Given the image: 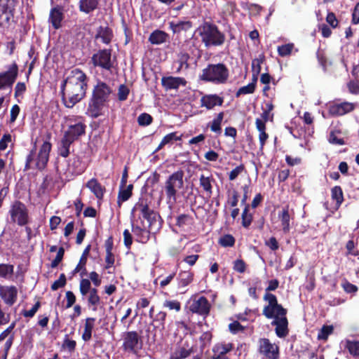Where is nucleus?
<instances>
[{"label": "nucleus", "mask_w": 359, "mask_h": 359, "mask_svg": "<svg viewBox=\"0 0 359 359\" xmlns=\"http://www.w3.org/2000/svg\"><path fill=\"white\" fill-rule=\"evenodd\" d=\"M158 181V175L156 174L147 180L146 184L142 188L140 197L136 203V210H139V218L136 219V224L145 226V227L151 229L154 231H157L161 229L162 219L152 207L154 198L151 194L147 192V187L149 183L154 184Z\"/></svg>", "instance_id": "f257e3e1"}, {"label": "nucleus", "mask_w": 359, "mask_h": 359, "mask_svg": "<svg viewBox=\"0 0 359 359\" xmlns=\"http://www.w3.org/2000/svg\"><path fill=\"white\" fill-rule=\"evenodd\" d=\"M87 76L81 70L74 69L61 85L62 99L65 107L72 108L86 95Z\"/></svg>", "instance_id": "f03ea898"}, {"label": "nucleus", "mask_w": 359, "mask_h": 359, "mask_svg": "<svg viewBox=\"0 0 359 359\" xmlns=\"http://www.w3.org/2000/svg\"><path fill=\"white\" fill-rule=\"evenodd\" d=\"M263 299L268 302L262 310V314L267 319H273L271 325L275 326L278 337L285 338L289 334L287 310L278 302L277 297L272 293L264 294Z\"/></svg>", "instance_id": "7ed1b4c3"}, {"label": "nucleus", "mask_w": 359, "mask_h": 359, "mask_svg": "<svg viewBox=\"0 0 359 359\" xmlns=\"http://www.w3.org/2000/svg\"><path fill=\"white\" fill-rule=\"evenodd\" d=\"M114 90L109 85L99 81L95 86L92 97L90 98L87 109V114L93 118H97L101 114L104 106L114 95Z\"/></svg>", "instance_id": "20e7f679"}, {"label": "nucleus", "mask_w": 359, "mask_h": 359, "mask_svg": "<svg viewBox=\"0 0 359 359\" xmlns=\"http://www.w3.org/2000/svg\"><path fill=\"white\" fill-rule=\"evenodd\" d=\"M205 47L221 46L226 39L225 34L213 22L203 21L196 30Z\"/></svg>", "instance_id": "39448f33"}, {"label": "nucleus", "mask_w": 359, "mask_h": 359, "mask_svg": "<svg viewBox=\"0 0 359 359\" xmlns=\"http://www.w3.org/2000/svg\"><path fill=\"white\" fill-rule=\"evenodd\" d=\"M229 71L224 63L208 64L203 69L199 79L206 83L224 84L228 81Z\"/></svg>", "instance_id": "423d86ee"}, {"label": "nucleus", "mask_w": 359, "mask_h": 359, "mask_svg": "<svg viewBox=\"0 0 359 359\" xmlns=\"http://www.w3.org/2000/svg\"><path fill=\"white\" fill-rule=\"evenodd\" d=\"M50 150L51 144L47 141L42 144L39 151H36V148L31 150L26 158L25 170H43L48 163Z\"/></svg>", "instance_id": "0eeeda50"}, {"label": "nucleus", "mask_w": 359, "mask_h": 359, "mask_svg": "<svg viewBox=\"0 0 359 359\" xmlns=\"http://www.w3.org/2000/svg\"><path fill=\"white\" fill-rule=\"evenodd\" d=\"M184 173L182 170H178L168 176L161 189V194H164L168 203H175L179 191L184 187Z\"/></svg>", "instance_id": "6e6552de"}, {"label": "nucleus", "mask_w": 359, "mask_h": 359, "mask_svg": "<svg viewBox=\"0 0 359 359\" xmlns=\"http://www.w3.org/2000/svg\"><path fill=\"white\" fill-rule=\"evenodd\" d=\"M11 222L17 224L20 226L27 225L29 222V210L25 203L20 201H15L10 206L8 210Z\"/></svg>", "instance_id": "1a4fd4ad"}, {"label": "nucleus", "mask_w": 359, "mask_h": 359, "mask_svg": "<svg viewBox=\"0 0 359 359\" xmlns=\"http://www.w3.org/2000/svg\"><path fill=\"white\" fill-rule=\"evenodd\" d=\"M17 0H0V26L6 27L13 20Z\"/></svg>", "instance_id": "9d476101"}, {"label": "nucleus", "mask_w": 359, "mask_h": 359, "mask_svg": "<svg viewBox=\"0 0 359 359\" xmlns=\"http://www.w3.org/2000/svg\"><path fill=\"white\" fill-rule=\"evenodd\" d=\"M258 352L266 359H279L280 348L276 344L271 343L268 338L258 340Z\"/></svg>", "instance_id": "9b49d317"}, {"label": "nucleus", "mask_w": 359, "mask_h": 359, "mask_svg": "<svg viewBox=\"0 0 359 359\" xmlns=\"http://www.w3.org/2000/svg\"><path fill=\"white\" fill-rule=\"evenodd\" d=\"M357 107V103L343 102L334 103L330 105L328 112L332 116H342L353 111Z\"/></svg>", "instance_id": "f8f14e48"}, {"label": "nucleus", "mask_w": 359, "mask_h": 359, "mask_svg": "<svg viewBox=\"0 0 359 359\" xmlns=\"http://www.w3.org/2000/svg\"><path fill=\"white\" fill-rule=\"evenodd\" d=\"M18 67L16 63L9 66L8 70L0 73V90L7 87L11 88L18 76Z\"/></svg>", "instance_id": "ddd939ff"}, {"label": "nucleus", "mask_w": 359, "mask_h": 359, "mask_svg": "<svg viewBox=\"0 0 359 359\" xmlns=\"http://www.w3.org/2000/svg\"><path fill=\"white\" fill-rule=\"evenodd\" d=\"M86 127L81 118H78L74 123L72 121L70 122L68 129L65 131L64 135L74 142L85 133Z\"/></svg>", "instance_id": "4468645a"}, {"label": "nucleus", "mask_w": 359, "mask_h": 359, "mask_svg": "<svg viewBox=\"0 0 359 359\" xmlns=\"http://www.w3.org/2000/svg\"><path fill=\"white\" fill-rule=\"evenodd\" d=\"M111 57L109 50H102L93 55L92 61L95 66H99L109 70L113 65Z\"/></svg>", "instance_id": "2eb2a0df"}, {"label": "nucleus", "mask_w": 359, "mask_h": 359, "mask_svg": "<svg viewBox=\"0 0 359 359\" xmlns=\"http://www.w3.org/2000/svg\"><path fill=\"white\" fill-rule=\"evenodd\" d=\"M189 310L192 313L207 316L210 313V304L208 299L205 297L202 296L192 302L189 306Z\"/></svg>", "instance_id": "dca6fc26"}, {"label": "nucleus", "mask_w": 359, "mask_h": 359, "mask_svg": "<svg viewBox=\"0 0 359 359\" xmlns=\"http://www.w3.org/2000/svg\"><path fill=\"white\" fill-rule=\"evenodd\" d=\"M161 84L165 90H177L180 86H185L187 81L182 77L164 76L161 79Z\"/></svg>", "instance_id": "f3484780"}, {"label": "nucleus", "mask_w": 359, "mask_h": 359, "mask_svg": "<svg viewBox=\"0 0 359 359\" xmlns=\"http://www.w3.org/2000/svg\"><path fill=\"white\" fill-rule=\"evenodd\" d=\"M233 348L231 343H218L212 348V359H229L226 355Z\"/></svg>", "instance_id": "a211bd4d"}, {"label": "nucleus", "mask_w": 359, "mask_h": 359, "mask_svg": "<svg viewBox=\"0 0 359 359\" xmlns=\"http://www.w3.org/2000/svg\"><path fill=\"white\" fill-rule=\"evenodd\" d=\"M224 102V98L217 94L205 95L201 99V107H205L210 110L215 106H222Z\"/></svg>", "instance_id": "6ab92c4d"}, {"label": "nucleus", "mask_w": 359, "mask_h": 359, "mask_svg": "<svg viewBox=\"0 0 359 359\" xmlns=\"http://www.w3.org/2000/svg\"><path fill=\"white\" fill-rule=\"evenodd\" d=\"M17 294L18 291L15 286L0 287V297L9 306H12L15 302Z\"/></svg>", "instance_id": "aec40b11"}, {"label": "nucleus", "mask_w": 359, "mask_h": 359, "mask_svg": "<svg viewBox=\"0 0 359 359\" xmlns=\"http://www.w3.org/2000/svg\"><path fill=\"white\" fill-rule=\"evenodd\" d=\"M63 18L64 14L62 12V9L60 7L56 6L50 10L48 18V22L51 23L52 26L55 29H57L61 27L62 21Z\"/></svg>", "instance_id": "412c9836"}, {"label": "nucleus", "mask_w": 359, "mask_h": 359, "mask_svg": "<svg viewBox=\"0 0 359 359\" xmlns=\"http://www.w3.org/2000/svg\"><path fill=\"white\" fill-rule=\"evenodd\" d=\"M170 36L168 33L160 29L153 31L149 37V41L152 45H161L169 41Z\"/></svg>", "instance_id": "4be33fe9"}, {"label": "nucleus", "mask_w": 359, "mask_h": 359, "mask_svg": "<svg viewBox=\"0 0 359 359\" xmlns=\"http://www.w3.org/2000/svg\"><path fill=\"white\" fill-rule=\"evenodd\" d=\"M98 199L102 198L105 189L95 178H92L86 184Z\"/></svg>", "instance_id": "5701e85b"}, {"label": "nucleus", "mask_w": 359, "mask_h": 359, "mask_svg": "<svg viewBox=\"0 0 359 359\" xmlns=\"http://www.w3.org/2000/svg\"><path fill=\"white\" fill-rule=\"evenodd\" d=\"M278 219L281 222L282 230L285 233H289L290 230V215L288 207L284 208L282 211L278 212Z\"/></svg>", "instance_id": "b1692460"}, {"label": "nucleus", "mask_w": 359, "mask_h": 359, "mask_svg": "<svg viewBox=\"0 0 359 359\" xmlns=\"http://www.w3.org/2000/svg\"><path fill=\"white\" fill-rule=\"evenodd\" d=\"M155 233L151 229L136 224V242L145 243L149 238L150 233Z\"/></svg>", "instance_id": "393cba45"}, {"label": "nucleus", "mask_w": 359, "mask_h": 359, "mask_svg": "<svg viewBox=\"0 0 359 359\" xmlns=\"http://www.w3.org/2000/svg\"><path fill=\"white\" fill-rule=\"evenodd\" d=\"M194 349L193 346L189 347L188 344L185 347V344L182 346H180L171 355L170 359H184L194 353Z\"/></svg>", "instance_id": "a878e982"}, {"label": "nucleus", "mask_w": 359, "mask_h": 359, "mask_svg": "<svg viewBox=\"0 0 359 359\" xmlns=\"http://www.w3.org/2000/svg\"><path fill=\"white\" fill-rule=\"evenodd\" d=\"M100 0H80L79 11L88 14L96 10Z\"/></svg>", "instance_id": "bb28decb"}, {"label": "nucleus", "mask_w": 359, "mask_h": 359, "mask_svg": "<svg viewBox=\"0 0 359 359\" xmlns=\"http://www.w3.org/2000/svg\"><path fill=\"white\" fill-rule=\"evenodd\" d=\"M86 168L85 163L79 156L74 157L69 164V169H72V172L77 175L82 174Z\"/></svg>", "instance_id": "cd10ccee"}, {"label": "nucleus", "mask_w": 359, "mask_h": 359, "mask_svg": "<svg viewBox=\"0 0 359 359\" xmlns=\"http://www.w3.org/2000/svg\"><path fill=\"white\" fill-rule=\"evenodd\" d=\"M190 59V55L188 53L184 51H181L177 55V63L179 64V67H177L176 72L180 73L183 69H188L190 67L189 64V60Z\"/></svg>", "instance_id": "c85d7f7f"}, {"label": "nucleus", "mask_w": 359, "mask_h": 359, "mask_svg": "<svg viewBox=\"0 0 359 359\" xmlns=\"http://www.w3.org/2000/svg\"><path fill=\"white\" fill-rule=\"evenodd\" d=\"M95 318H87L84 325V330L82 334V339L88 341L92 337V332L94 328Z\"/></svg>", "instance_id": "c756f323"}, {"label": "nucleus", "mask_w": 359, "mask_h": 359, "mask_svg": "<svg viewBox=\"0 0 359 359\" xmlns=\"http://www.w3.org/2000/svg\"><path fill=\"white\" fill-rule=\"evenodd\" d=\"M113 34L111 29L107 27H100L97 31L96 38L100 39L104 43L108 44L111 39Z\"/></svg>", "instance_id": "7c9ffc66"}, {"label": "nucleus", "mask_w": 359, "mask_h": 359, "mask_svg": "<svg viewBox=\"0 0 359 359\" xmlns=\"http://www.w3.org/2000/svg\"><path fill=\"white\" fill-rule=\"evenodd\" d=\"M177 279L179 287H184L193 281L194 273L191 271H181Z\"/></svg>", "instance_id": "2f4dec72"}, {"label": "nucleus", "mask_w": 359, "mask_h": 359, "mask_svg": "<svg viewBox=\"0 0 359 359\" xmlns=\"http://www.w3.org/2000/svg\"><path fill=\"white\" fill-rule=\"evenodd\" d=\"M73 142L74 141L64 135L58 147L59 155L65 158L67 157L69 154V147Z\"/></svg>", "instance_id": "473e14b6"}, {"label": "nucleus", "mask_w": 359, "mask_h": 359, "mask_svg": "<svg viewBox=\"0 0 359 359\" xmlns=\"http://www.w3.org/2000/svg\"><path fill=\"white\" fill-rule=\"evenodd\" d=\"M344 348L354 358H359V341L346 339Z\"/></svg>", "instance_id": "72a5a7b5"}, {"label": "nucleus", "mask_w": 359, "mask_h": 359, "mask_svg": "<svg viewBox=\"0 0 359 359\" xmlns=\"http://www.w3.org/2000/svg\"><path fill=\"white\" fill-rule=\"evenodd\" d=\"M133 189V185L132 184L126 185V187H122L120 185V190L118 197V203L119 205H121V203L127 201L132 196Z\"/></svg>", "instance_id": "f704fd0d"}, {"label": "nucleus", "mask_w": 359, "mask_h": 359, "mask_svg": "<svg viewBox=\"0 0 359 359\" xmlns=\"http://www.w3.org/2000/svg\"><path fill=\"white\" fill-rule=\"evenodd\" d=\"M170 27L174 33H180L182 31H187L192 27V22L188 21H180L177 23L170 22Z\"/></svg>", "instance_id": "c9c22d12"}, {"label": "nucleus", "mask_w": 359, "mask_h": 359, "mask_svg": "<svg viewBox=\"0 0 359 359\" xmlns=\"http://www.w3.org/2000/svg\"><path fill=\"white\" fill-rule=\"evenodd\" d=\"M224 113L223 111L219 112L216 118H215L211 123H209L210 130L212 132L215 133L217 135L222 133V123L224 118Z\"/></svg>", "instance_id": "e433bc0d"}, {"label": "nucleus", "mask_w": 359, "mask_h": 359, "mask_svg": "<svg viewBox=\"0 0 359 359\" xmlns=\"http://www.w3.org/2000/svg\"><path fill=\"white\" fill-rule=\"evenodd\" d=\"M200 186L203 188V189L207 193L208 196L210 197L212 194V182L214 181V179L212 176L205 177L204 175H201L199 178Z\"/></svg>", "instance_id": "4c0bfd02"}, {"label": "nucleus", "mask_w": 359, "mask_h": 359, "mask_svg": "<svg viewBox=\"0 0 359 359\" xmlns=\"http://www.w3.org/2000/svg\"><path fill=\"white\" fill-rule=\"evenodd\" d=\"M124 349L129 352L134 353H135V332H128L125 341L123 344Z\"/></svg>", "instance_id": "58836bf2"}, {"label": "nucleus", "mask_w": 359, "mask_h": 359, "mask_svg": "<svg viewBox=\"0 0 359 359\" xmlns=\"http://www.w3.org/2000/svg\"><path fill=\"white\" fill-rule=\"evenodd\" d=\"M266 57L264 53H261L259 56L252 61V72L255 74H259L262 70V65L265 62Z\"/></svg>", "instance_id": "ea45409f"}, {"label": "nucleus", "mask_w": 359, "mask_h": 359, "mask_svg": "<svg viewBox=\"0 0 359 359\" xmlns=\"http://www.w3.org/2000/svg\"><path fill=\"white\" fill-rule=\"evenodd\" d=\"M332 198L336 201L337 207L339 208L344 201V194L340 186H335L331 190Z\"/></svg>", "instance_id": "a19ab883"}, {"label": "nucleus", "mask_w": 359, "mask_h": 359, "mask_svg": "<svg viewBox=\"0 0 359 359\" xmlns=\"http://www.w3.org/2000/svg\"><path fill=\"white\" fill-rule=\"evenodd\" d=\"M90 250V245H88L83 250L82 255L80 258L79 262L74 270V273H76L81 270H86L85 266L87 262V257L89 254Z\"/></svg>", "instance_id": "79ce46f5"}, {"label": "nucleus", "mask_w": 359, "mask_h": 359, "mask_svg": "<svg viewBox=\"0 0 359 359\" xmlns=\"http://www.w3.org/2000/svg\"><path fill=\"white\" fill-rule=\"evenodd\" d=\"M181 140V136H177V132L170 133L163 137L161 143L158 146L156 151L162 149L165 145L172 142L173 141H177Z\"/></svg>", "instance_id": "37998d69"}, {"label": "nucleus", "mask_w": 359, "mask_h": 359, "mask_svg": "<svg viewBox=\"0 0 359 359\" xmlns=\"http://www.w3.org/2000/svg\"><path fill=\"white\" fill-rule=\"evenodd\" d=\"M249 204L245 205L241 215L242 226L246 229L250 226L253 218L252 215L249 213Z\"/></svg>", "instance_id": "c03bdc74"}, {"label": "nucleus", "mask_w": 359, "mask_h": 359, "mask_svg": "<svg viewBox=\"0 0 359 359\" xmlns=\"http://www.w3.org/2000/svg\"><path fill=\"white\" fill-rule=\"evenodd\" d=\"M148 330L140 331V335L136 332V350L142 348L144 344H148L149 333Z\"/></svg>", "instance_id": "a18cd8bd"}, {"label": "nucleus", "mask_w": 359, "mask_h": 359, "mask_svg": "<svg viewBox=\"0 0 359 359\" xmlns=\"http://www.w3.org/2000/svg\"><path fill=\"white\" fill-rule=\"evenodd\" d=\"M88 297V303L89 304L93 306V310L96 311L97 309V306L100 303V298L97 294V290L95 288H93L90 290Z\"/></svg>", "instance_id": "49530a36"}, {"label": "nucleus", "mask_w": 359, "mask_h": 359, "mask_svg": "<svg viewBox=\"0 0 359 359\" xmlns=\"http://www.w3.org/2000/svg\"><path fill=\"white\" fill-rule=\"evenodd\" d=\"M294 48V44L293 43H288L278 46L277 51L279 56L287 57L291 55Z\"/></svg>", "instance_id": "de8ad7c7"}, {"label": "nucleus", "mask_w": 359, "mask_h": 359, "mask_svg": "<svg viewBox=\"0 0 359 359\" xmlns=\"http://www.w3.org/2000/svg\"><path fill=\"white\" fill-rule=\"evenodd\" d=\"M163 307L177 313L181 310L182 306L181 303L177 299H166L163 303Z\"/></svg>", "instance_id": "09e8293b"}, {"label": "nucleus", "mask_w": 359, "mask_h": 359, "mask_svg": "<svg viewBox=\"0 0 359 359\" xmlns=\"http://www.w3.org/2000/svg\"><path fill=\"white\" fill-rule=\"evenodd\" d=\"M334 331V327L332 325H324L318 333V339L319 340H327L329 335L332 334Z\"/></svg>", "instance_id": "8fccbe9b"}, {"label": "nucleus", "mask_w": 359, "mask_h": 359, "mask_svg": "<svg viewBox=\"0 0 359 359\" xmlns=\"http://www.w3.org/2000/svg\"><path fill=\"white\" fill-rule=\"evenodd\" d=\"M235 238L231 234H225L222 236L219 240V243L224 248L233 247L235 244Z\"/></svg>", "instance_id": "3c124183"}, {"label": "nucleus", "mask_w": 359, "mask_h": 359, "mask_svg": "<svg viewBox=\"0 0 359 359\" xmlns=\"http://www.w3.org/2000/svg\"><path fill=\"white\" fill-rule=\"evenodd\" d=\"M153 121V117L147 113H142L137 118V123L140 126H147Z\"/></svg>", "instance_id": "603ef678"}, {"label": "nucleus", "mask_w": 359, "mask_h": 359, "mask_svg": "<svg viewBox=\"0 0 359 359\" xmlns=\"http://www.w3.org/2000/svg\"><path fill=\"white\" fill-rule=\"evenodd\" d=\"M193 219L191 215L187 214H182L176 219V225L179 227H182L187 224H190Z\"/></svg>", "instance_id": "864d4df0"}, {"label": "nucleus", "mask_w": 359, "mask_h": 359, "mask_svg": "<svg viewBox=\"0 0 359 359\" xmlns=\"http://www.w3.org/2000/svg\"><path fill=\"white\" fill-rule=\"evenodd\" d=\"M14 267L11 264H0V277L7 278L13 273Z\"/></svg>", "instance_id": "5fc2aeb1"}, {"label": "nucleus", "mask_w": 359, "mask_h": 359, "mask_svg": "<svg viewBox=\"0 0 359 359\" xmlns=\"http://www.w3.org/2000/svg\"><path fill=\"white\" fill-rule=\"evenodd\" d=\"M255 88L253 83H249L247 86L241 87L236 93V97H238L241 95L252 94L255 92Z\"/></svg>", "instance_id": "6e6d98bb"}, {"label": "nucleus", "mask_w": 359, "mask_h": 359, "mask_svg": "<svg viewBox=\"0 0 359 359\" xmlns=\"http://www.w3.org/2000/svg\"><path fill=\"white\" fill-rule=\"evenodd\" d=\"M80 292L83 296L86 295L91 288V283L88 279H82L79 286Z\"/></svg>", "instance_id": "4d7b16f0"}, {"label": "nucleus", "mask_w": 359, "mask_h": 359, "mask_svg": "<svg viewBox=\"0 0 359 359\" xmlns=\"http://www.w3.org/2000/svg\"><path fill=\"white\" fill-rule=\"evenodd\" d=\"M212 338V334L210 332H204L200 337L199 339L201 342V347L203 349L207 345L210 344Z\"/></svg>", "instance_id": "13d9d810"}, {"label": "nucleus", "mask_w": 359, "mask_h": 359, "mask_svg": "<svg viewBox=\"0 0 359 359\" xmlns=\"http://www.w3.org/2000/svg\"><path fill=\"white\" fill-rule=\"evenodd\" d=\"M246 266V264L243 259H238L233 262V270L240 273H243L245 271Z\"/></svg>", "instance_id": "bf43d9fd"}, {"label": "nucleus", "mask_w": 359, "mask_h": 359, "mask_svg": "<svg viewBox=\"0 0 359 359\" xmlns=\"http://www.w3.org/2000/svg\"><path fill=\"white\" fill-rule=\"evenodd\" d=\"M346 255H353L355 257H358L359 259V250H355V243L353 240H349L346 244Z\"/></svg>", "instance_id": "052dcab7"}, {"label": "nucleus", "mask_w": 359, "mask_h": 359, "mask_svg": "<svg viewBox=\"0 0 359 359\" xmlns=\"http://www.w3.org/2000/svg\"><path fill=\"white\" fill-rule=\"evenodd\" d=\"M341 287L346 293H355L358 290L355 285L351 283L346 279L344 280Z\"/></svg>", "instance_id": "680f3d73"}, {"label": "nucleus", "mask_w": 359, "mask_h": 359, "mask_svg": "<svg viewBox=\"0 0 359 359\" xmlns=\"http://www.w3.org/2000/svg\"><path fill=\"white\" fill-rule=\"evenodd\" d=\"M245 170V165L241 164L233 169L229 174V179L230 181L236 180L238 176Z\"/></svg>", "instance_id": "e2e57ef3"}, {"label": "nucleus", "mask_w": 359, "mask_h": 359, "mask_svg": "<svg viewBox=\"0 0 359 359\" xmlns=\"http://www.w3.org/2000/svg\"><path fill=\"white\" fill-rule=\"evenodd\" d=\"M129 89L127 86H126L125 85H120L119 87H118V99L120 100V101H123V100H126L128 97V95L129 94Z\"/></svg>", "instance_id": "0e129e2a"}, {"label": "nucleus", "mask_w": 359, "mask_h": 359, "mask_svg": "<svg viewBox=\"0 0 359 359\" xmlns=\"http://www.w3.org/2000/svg\"><path fill=\"white\" fill-rule=\"evenodd\" d=\"M76 346V341L74 340L69 339L67 334L65 335L62 347L65 349H67L69 352H72L75 350Z\"/></svg>", "instance_id": "69168bd1"}, {"label": "nucleus", "mask_w": 359, "mask_h": 359, "mask_svg": "<svg viewBox=\"0 0 359 359\" xmlns=\"http://www.w3.org/2000/svg\"><path fill=\"white\" fill-rule=\"evenodd\" d=\"M66 284V276L64 273L60 274V278L58 280H55L52 285H51V290L53 291H55L58 290L60 287H62Z\"/></svg>", "instance_id": "338daca9"}, {"label": "nucleus", "mask_w": 359, "mask_h": 359, "mask_svg": "<svg viewBox=\"0 0 359 359\" xmlns=\"http://www.w3.org/2000/svg\"><path fill=\"white\" fill-rule=\"evenodd\" d=\"M229 330L232 334H235L239 332H243L245 327L238 321H233L229 325Z\"/></svg>", "instance_id": "774afa93"}]
</instances>
